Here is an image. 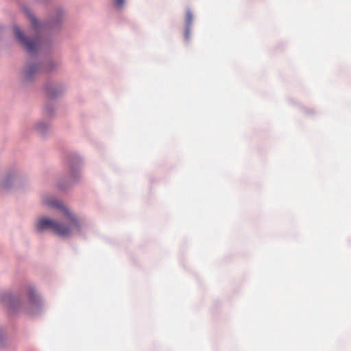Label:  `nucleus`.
<instances>
[{"mask_svg": "<svg viewBox=\"0 0 351 351\" xmlns=\"http://www.w3.org/2000/svg\"><path fill=\"white\" fill-rule=\"evenodd\" d=\"M13 32L16 38L28 51V52L33 53L35 51L38 46L37 40H29L23 36L22 32L17 27H14Z\"/></svg>", "mask_w": 351, "mask_h": 351, "instance_id": "obj_2", "label": "nucleus"}, {"mask_svg": "<svg viewBox=\"0 0 351 351\" xmlns=\"http://www.w3.org/2000/svg\"><path fill=\"white\" fill-rule=\"evenodd\" d=\"M189 27H190V26H186L185 32H184V37L186 40H189V37H190Z\"/></svg>", "mask_w": 351, "mask_h": 351, "instance_id": "obj_8", "label": "nucleus"}, {"mask_svg": "<svg viewBox=\"0 0 351 351\" xmlns=\"http://www.w3.org/2000/svg\"><path fill=\"white\" fill-rule=\"evenodd\" d=\"M2 300L5 302L12 303L14 300V298H13L12 295H11L10 294L6 293L3 296H2Z\"/></svg>", "mask_w": 351, "mask_h": 351, "instance_id": "obj_5", "label": "nucleus"}, {"mask_svg": "<svg viewBox=\"0 0 351 351\" xmlns=\"http://www.w3.org/2000/svg\"><path fill=\"white\" fill-rule=\"evenodd\" d=\"M116 6L119 8L123 7L125 0H114Z\"/></svg>", "mask_w": 351, "mask_h": 351, "instance_id": "obj_7", "label": "nucleus"}, {"mask_svg": "<svg viewBox=\"0 0 351 351\" xmlns=\"http://www.w3.org/2000/svg\"><path fill=\"white\" fill-rule=\"evenodd\" d=\"M38 66L36 64L27 65L25 71V77L27 80H29L32 75L37 71Z\"/></svg>", "mask_w": 351, "mask_h": 351, "instance_id": "obj_3", "label": "nucleus"}, {"mask_svg": "<svg viewBox=\"0 0 351 351\" xmlns=\"http://www.w3.org/2000/svg\"><path fill=\"white\" fill-rule=\"evenodd\" d=\"M27 14L29 18L30 19V21H31L32 24V26L34 27V28L36 29L37 27V25H38V22H37L36 19L30 13L27 12Z\"/></svg>", "mask_w": 351, "mask_h": 351, "instance_id": "obj_6", "label": "nucleus"}, {"mask_svg": "<svg viewBox=\"0 0 351 351\" xmlns=\"http://www.w3.org/2000/svg\"><path fill=\"white\" fill-rule=\"evenodd\" d=\"M193 21V14L190 11H188L186 12V26H190Z\"/></svg>", "mask_w": 351, "mask_h": 351, "instance_id": "obj_4", "label": "nucleus"}, {"mask_svg": "<svg viewBox=\"0 0 351 351\" xmlns=\"http://www.w3.org/2000/svg\"><path fill=\"white\" fill-rule=\"evenodd\" d=\"M44 202L49 207L60 210L63 214V217L62 221L47 217L40 219L36 225L38 230L51 229L56 234L62 237L69 236L75 230H79L80 224L77 219L60 202L53 198H47Z\"/></svg>", "mask_w": 351, "mask_h": 351, "instance_id": "obj_1", "label": "nucleus"}]
</instances>
